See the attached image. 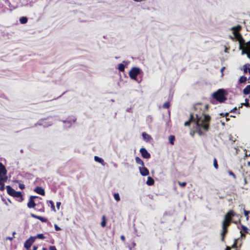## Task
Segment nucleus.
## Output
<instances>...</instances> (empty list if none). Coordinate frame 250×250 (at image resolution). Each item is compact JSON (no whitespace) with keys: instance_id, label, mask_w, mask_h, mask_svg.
Instances as JSON below:
<instances>
[{"instance_id":"1","label":"nucleus","mask_w":250,"mask_h":250,"mask_svg":"<svg viewBox=\"0 0 250 250\" xmlns=\"http://www.w3.org/2000/svg\"><path fill=\"white\" fill-rule=\"evenodd\" d=\"M208 109V104L201 103L195 104L194 106V111L190 114L189 119L185 123V126H189L191 123L194 122L198 134L199 135H203V131H208L211 119L210 117L206 114Z\"/></svg>"},{"instance_id":"2","label":"nucleus","mask_w":250,"mask_h":250,"mask_svg":"<svg viewBox=\"0 0 250 250\" xmlns=\"http://www.w3.org/2000/svg\"><path fill=\"white\" fill-rule=\"evenodd\" d=\"M226 95L227 92L224 89H219L213 94L212 96L214 99L221 103L227 100Z\"/></svg>"},{"instance_id":"3","label":"nucleus","mask_w":250,"mask_h":250,"mask_svg":"<svg viewBox=\"0 0 250 250\" xmlns=\"http://www.w3.org/2000/svg\"><path fill=\"white\" fill-rule=\"evenodd\" d=\"M236 215L235 212L233 210H229L225 215L223 223L230 225L232 222V218Z\"/></svg>"},{"instance_id":"4","label":"nucleus","mask_w":250,"mask_h":250,"mask_svg":"<svg viewBox=\"0 0 250 250\" xmlns=\"http://www.w3.org/2000/svg\"><path fill=\"white\" fill-rule=\"evenodd\" d=\"M140 72L141 69L140 68L134 67L130 70L128 74L131 79L136 80L138 75L140 74Z\"/></svg>"},{"instance_id":"5","label":"nucleus","mask_w":250,"mask_h":250,"mask_svg":"<svg viewBox=\"0 0 250 250\" xmlns=\"http://www.w3.org/2000/svg\"><path fill=\"white\" fill-rule=\"evenodd\" d=\"M233 34L234 35V38L239 42L240 48H242V46L245 42V40L243 38L242 35L239 32L236 33V31L233 32Z\"/></svg>"},{"instance_id":"6","label":"nucleus","mask_w":250,"mask_h":250,"mask_svg":"<svg viewBox=\"0 0 250 250\" xmlns=\"http://www.w3.org/2000/svg\"><path fill=\"white\" fill-rule=\"evenodd\" d=\"M35 242V237L33 236H30L27 240H26L24 244V247L26 250H29L32 245Z\"/></svg>"},{"instance_id":"7","label":"nucleus","mask_w":250,"mask_h":250,"mask_svg":"<svg viewBox=\"0 0 250 250\" xmlns=\"http://www.w3.org/2000/svg\"><path fill=\"white\" fill-rule=\"evenodd\" d=\"M230 226V225L224 224L222 223V232L221 233L222 238L221 240L222 241H224L225 237L226 234L228 231V227Z\"/></svg>"},{"instance_id":"8","label":"nucleus","mask_w":250,"mask_h":250,"mask_svg":"<svg viewBox=\"0 0 250 250\" xmlns=\"http://www.w3.org/2000/svg\"><path fill=\"white\" fill-rule=\"evenodd\" d=\"M140 152L142 156L145 159H149L150 158V153L147 151V150L144 148L142 147L140 149Z\"/></svg>"},{"instance_id":"9","label":"nucleus","mask_w":250,"mask_h":250,"mask_svg":"<svg viewBox=\"0 0 250 250\" xmlns=\"http://www.w3.org/2000/svg\"><path fill=\"white\" fill-rule=\"evenodd\" d=\"M140 174L142 176H147L149 174V170L148 169L145 167L144 166H142V167H139V168Z\"/></svg>"},{"instance_id":"10","label":"nucleus","mask_w":250,"mask_h":250,"mask_svg":"<svg viewBox=\"0 0 250 250\" xmlns=\"http://www.w3.org/2000/svg\"><path fill=\"white\" fill-rule=\"evenodd\" d=\"M240 49L244 51H250V41L245 42L243 44L242 48H240Z\"/></svg>"},{"instance_id":"11","label":"nucleus","mask_w":250,"mask_h":250,"mask_svg":"<svg viewBox=\"0 0 250 250\" xmlns=\"http://www.w3.org/2000/svg\"><path fill=\"white\" fill-rule=\"evenodd\" d=\"M142 136L144 140L146 142H150L151 141L153 140L151 136L150 135L147 134L145 132H143Z\"/></svg>"},{"instance_id":"12","label":"nucleus","mask_w":250,"mask_h":250,"mask_svg":"<svg viewBox=\"0 0 250 250\" xmlns=\"http://www.w3.org/2000/svg\"><path fill=\"white\" fill-rule=\"evenodd\" d=\"M44 119L40 120L37 124L35 125V126H36L37 125H43L44 127H48V126L51 125L52 124V123H51L50 124H47L45 122H44Z\"/></svg>"},{"instance_id":"13","label":"nucleus","mask_w":250,"mask_h":250,"mask_svg":"<svg viewBox=\"0 0 250 250\" xmlns=\"http://www.w3.org/2000/svg\"><path fill=\"white\" fill-rule=\"evenodd\" d=\"M14 197L20 198V199L18 200V201L20 202H22L23 200V198L22 197V195L21 191H15L14 195L13 196Z\"/></svg>"},{"instance_id":"14","label":"nucleus","mask_w":250,"mask_h":250,"mask_svg":"<svg viewBox=\"0 0 250 250\" xmlns=\"http://www.w3.org/2000/svg\"><path fill=\"white\" fill-rule=\"evenodd\" d=\"M34 191H35L36 192H37V193H38L41 195H44V194H45V192H44V189L42 187H37L34 189Z\"/></svg>"},{"instance_id":"15","label":"nucleus","mask_w":250,"mask_h":250,"mask_svg":"<svg viewBox=\"0 0 250 250\" xmlns=\"http://www.w3.org/2000/svg\"><path fill=\"white\" fill-rule=\"evenodd\" d=\"M7 173V170L3 164L0 162V174L5 175Z\"/></svg>"},{"instance_id":"16","label":"nucleus","mask_w":250,"mask_h":250,"mask_svg":"<svg viewBox=\"0 0 250 250\" xmlns=\"http://www.w3.org/2000/svg\"><path fill=\"white\" fill-rule=\"evenodd\" d=\"M7 192L8 194L12 196H13L16 190H15L13 188H12L10 186H7L6 187Z\"/></svg>"},{"instance_id":"17","label":"nucleus","mask_w":250,"mask_h":250,"mask_svg":"<svg viewBox=\"0 0 250 250\" xmlns=\"http://www.w3.org/2000/svg\"><path fill=\"white\" fill-rule=\"evenodd\" d=\"M243 70L245 73H247L248 72L250 74V64L247 63L243 66Z\"/></svg>"},{"instance_id":"18","label":"nucleus","mask_w":250,"mask_h":250,"mask_svg":"<svg viewBox=\"0 0 250 250\" xmlns=\"http://www.w3.org/2000/svg\"><path fill=\"white\" fill-rule=\"evenodd\" d=\"M95 161H96V162L101 164V165L102 166H104L105 164L104 160L102 158H100L98 156H95Z\"/></svg>"},{"instance_id":"19","label":"nucleus","mask_w":250,"mask_h":250,"mask_svg":"<svg viewBox=\"0 0 250 250\" xmlns=\"http://www.w3.org/2000/svg\"><path fill=\"white\" fill-rule=\"evenodd\" d=\"M146 183L148 186H152L154 184V180L152 177H148Z\"/></svg>"},{"instance_id":"20","label":"nucleus","mask_w":250,"mask_h":250,"mask_svg":"<svg viewBox=\"0 0 250 250\" xmlns=\"http://www.w3.org/2000/svg\"><path fill=\"white\" fill-rule=\"evenodd\" d=\"M36 206V204L34 200L29 199L28 203H27V207L29 208H33Z\"/></svg>"},{"instance_id":"21","label":"nucleus","mask_w":250,"mask_h":250,"mask_svg":"<svg viewBox=\"0 0 250 250\" xmlns=\"http://www.w3.org/2000/svg\"><path fill=\"white\" fill-rule=\"evenodd\" d=\"M242 29V27L240 25H238L236 26H234L231 28V30H232L233 32H235L236 33H238L239 31H240Z\"/></svg>"},{"instance_id":"22","label":"nucleus","mask_w":250,"mask_h":250,"mask_svg":"<svg viewBox=\"0 0 250 250\" xmlns=\"http://www.w3.org/2000/svg\"><path fill=\"white\" fill-rule=\"evenodd\" d=\"M135 161L137 164L140 165L141 166H144V163L140 157H136Z\"/></svg>"},{"instance_id":"23","label":"nucleus","mask_w":250,"mask_h":250,"mask_svg":"<svg viewBox=\"0 0 250 250\" xmlns=\"http://www.w3.org/2000/svg\"><path fill=\"white\" fill-rule=\"evenodd\" d=\"M243 93L245 95L250 94V85H248L243 90Z\"/></svg>"},{"instance_id":"24","label":"nucleus","mask_w":250,"mask_h":250,"mask_svg":"<svg viewBox=\"0 0 250 250\" xmlns=\"http://www.w3.org/2000/svg\"><path fill=\"white\" fill-rule=\"evenodd\" d=\"M102 220L101 222V225L102 227H104L106 226V217L105 215L102 216Z\"/></svg>"},{"instance_id":"25","label":"nucleus","mask_w":250,"mask_h":250,"mask_svg":"<svg viewBox=\"0 0 250 250\" xmlns=\"http://www.w3.org/2000/svg\"><path fill=\"white\" fill-rule=\"evenodd\" d=\"M28 21V19L26 17H22L20 19V21L21 24H25Z\"/></svg>"},{"instance_id":"26","label":"nucleus","mask_w":250,"mask_h":250,"mask_svg":"<svg viewBox=\"0 0 250 250\" xmlns=\"http://www.w3.org/2000/svg\"><path fill=\"white\" fill-rule=\"evenodd\" d=\"M33 237H35V240L37 238L40 239H44L45 238L44 237V235L42 233L38 234L36 236H33Z\"/></svg>"},{"instance_id":"27","label":"nucleus","mask_w":250,"mask_h":250,"mask_svg":"<svg viewBox=\"0 0 250 250\" xmlns=\"http://www.w3.org/2000/svg\"><path fill=\"white\" fill-rule=\"evenodd\" d=\"M125 66L123 63H120L118 65V69L121 72H124L125 71Z\"/></svg>"},{"instance_id":"28","label":"nucleus","mask_w":250,"mask_h":250,"mask_svg":"<svg viewBox=\"0 0 250 250\" xmlns=\"http://www.w3.org/2000/svg\"><path fill=\"white\" fill-rule=\"evenodd\" d=\"M247 80V78L246 77L242 76L240 78V79L239 80V83H244L246 82Z\"/></svg>"},{"instance_id":"29","label":"nucleus","mask_w":250,"mask_h":250,"mask_svg":"<svg viewBox=\"0 0 250 250\" xmlns=\"http://www.w3.org/2000/svg\"><path fill=\"white\" fill-rule=\"evenodd\" d=\"M168 140H169V141L171 145H173L174 144V142L175 141V137H174V136H173V135L169 136V137H168Z\"/></svg>"},{"instance_id":"30","label":"nucleus","mask_w":250,"mask_h":250,"mask_svg":"<svg viewBox=\"0 0 250 250\" xmlns=\"http://www.w3.org/2000/svg\"><path fill=\"white\" fill-rule=\"evenodd\" d=\"M15 183H18L19 184V188L21 189H23L25 188V186L24 184H21L20 183V181H18V180H16L15 181Z\"/></svg>"},{"instance_id":"31","label":"nucleus","mask_w":250,"mask_h":250,"mask_svg":"<svg viewBox=\"0 0 250 250\" xmlns=\"http://www.w3.org/2000/svg\"><path fill=\"white\" fill-rule=\"evenodd\" d=\"M170 102H167L163 104L162 107L163 108H168L170 107Z\"/></svg>"},{"instance_id":"32","label":"nucleus","mask_w":250,"mask_h":250,"mask_svg":"<svg viewBox=\"0 0 250 250\" xmlns=\"http://www.w3.org/2000/svg\"><path fill=\"white\" fill-rule=\"evenodd\" d=\"M249 213H250L249 211L246 210L245 208L244 209V213L246 218L247 220H248L249 219Z\"/></svg>"},{"instance_id":"33","label":"nucleus","mask_w":250,"mask_h":250,"mask_svg":"<svg viewBox=\"0 0 250 250\" xmlns=\"http://www.w3.org/2000/svg\"><path fill=\"white\" fill-rule=\"evenodd\" d=\"M213 166L215 169H217L218 168L217 161L215 158H214L213 159Z\"/></svg>"},{"instance_id":"34","label":"nucleus","mask_w":250,"mask_h":250,"mask_svg":"<svg viewBox=\"0 0 250 250\" xmlns=\"http://www.w3.org/2000/svg\"><path fill=\"white\" fill-rule=\"evenodd\" d=\"M114 198L115 200L117 201H119L120 200V198L119 193H116L114 194Z\"/></svg>"},{"instance_id":"35","label":"nucleus","mask_w":250,"mask_h":250,"mask_svg":"<svg viewBox=\"0 0 250 250\" xmlns=\"http://www.w3.org/2000/svg\"><path fill=\"white\" fill-rule=\"evenodd\" d=\"M178 185L181 187H184L186 186L187 185V183L186 182H178Z\"/></svg>"},{"instance_id":"36","label":"nucleus","mask_w":250,"mask_h":250,"mask_svg":"<svg viewBox=\"0 0 250 250\" xmlns=\"http://www.w3.org/2000/svg\"><path fill=\"white\" fill-rule=\"evenodd\" d=\"M242 53L243 54H246L248 58H249L250 59V51H242Z\"/></svg>"},{"instance_id":"37","label":"nucleus","mask_w":250,"mask_h":250,"mask_svg":"<svg viewBox=\"0 0 250 250\" xmlns=\"http://www.w3.org/2000/svg\"><path fill=\"white\" fill-rule=\"evenodd\" d=\"M49 203L51 205V208L54 211H55V208L54 205V203L52 201H49Z\"/></svg>"},{"instance_id":"38","label":"nucleus","mask_w":250,"mask_h":250,"mask_svg":"<svg viewBox=\"0 0 250 250\" xmlns=\"http://www.w3.org/2000/svg\"><path fill=\"white\" fill-rule=\"evenodd\" d=\"M39 220L41 221L42 222H46L47 221V219L46 218H45L42 217V216H40Z\"/></svg>"},{"instance_id":"39","label":"nucleus","mask_w":250,"mask_h":250,"mask_svg":"<svg viewBox=\"0 0 250 250\" xmlns=\"http://www.w3.org/2000/svg\"><path fill=\"white\" fill-rule=\"evenodd\" d=\"M228 173H229V175L232 176L234 179H236V175L232 171L229 170V171Z\"/></svg>"},{"instance_id":"40","label":"nucleus","mask_w":250,"mask_h":250,"mask_svg":"<svg viewBox=\"0 0 250 250\" xmlns=\"http://www.w3.org/2000/svg\"><path fill=\"white\" fill-rule=\"evenodd\" d=\"M30 215L32 217H33L34 218L39 219L40 216L36 215L33 213H31Z\"/></svg>"},{"instance_id":"41","label":"nucleus","mask_w":250,"mask_h":250,"mask_svg":"<svg viewBox=\"0 0 250 250\" xmlns=\"http://www.w3.org/2000/svg\"><path fill=\"white\" fill-rule=\"evenodd\" d=\"M237 248V240L235 239L234 242L232 246H231V248Z\"/></svg>"},{"instance_id":"42","label":"nucleus","mask_w":250,"mask_h":250,"mask_svg":"<svg viewBox=\"0 0 250 250\" xmlns=\"http://www.w3.org/2000/svg\"><path fill=\"white\" fill-rule=\"evenodd\" d=\"M242 228L245 232L248 233V228L246 226L243 225Z\"/></svg>"},{"instance_id":"43","label":"nucleus","mask_w":250,"mask_h":250,"mask_svg":"<svg viewBox=\"0 0 250 250\" xmlns=\"http://www.w3.org/2000/svg\"><path fill=\"white\" fill-rule=\"evenodd\" d=\"M4 189V184L3 183H1L0 185V190L3 191Z\"/></svg>"},{"instance_id":"44","label":"nucleus","mask_w":250,"mask_h":250,"mask_svg":"<svg viewBox=\"0 0 250 250\" xmlns=\"http://www.w3.org/2000/svg\"><path fill=\"white\" fill-rule=\"evenodd\" d=\"M63 123L67 124V127H69L71 125L70 121H63Z\"/></svg>"},{"instance_id":"45","label":"nucleus","mask_w":250,"mask_h":250,"mask_svg":"<svg viewBox=\"0 0 250 250\" xmlns=\"http://www.w3.org/2000/svg\"><path fill=\"white\" fill-rule=\"evenodd\" d=\"M55 229L57 231H59L61 230V228L58 226L56 224H55L54 225Z\"/></svg>"},{"instance_id":"46","label":"nucleus","mask_w":250,"mask_h":250,"mask_svg":"<svg viewBox=\"0 0 250 250\" xmlns=\"http://www.w3.org/2000/svg\"><path fill=\"white\" fill-rule=\"evenodd\" d=\"M245 101H246V103L245 104H242L245 105L246 106H248L249 104L248 103L249 100L248 99H246Z\"/></svg>"},{"instance_id":"47","label":"nucleus","mask_w":250,"mask_h":250,"mask_svg":"<svg viewBox=\"0 0 250 250\" xmlns=\"http://www.w3.org/2000/svg\"><path fill=\"white\" fill-rule=\"evenodd\" d=\"M49 250H57L55 246H50L49 248Z\"/></svg>"},{"instance_id":"48","label":"nucleus","mask_w":250,"mask_h":250,"mask_svg":"<svg viewBox=\"0 0 250 250\" xmlns=\"http://www.w3.org/2000/svg\"><path fill=\"white\" fill-rule=\"evenodd\" d=\"M61 202H57L56 203V206L58 209L60 208V206H61Z\"/></svg>"},{"instance_id":"49","label":"nucleus","mask_w":250,"mask_h":250,"mask_svg":"<svg viewBox=\"0 0 250 250\" xmlns=\"http://www.w3.org/2000/svg\"><path fill=\"white\" fill-rule=\"evenodd\" d=\"M36 198H37V196H31L30 197V200H34V199Z\"/></svg>"},{"instance_id":"50","label":"nucleus","mask_w":250,"mask_h":250,"mask_svg":"<svg viewBox=\"0 0 250 250\" xmlns=\"http://www.w3.org/2000/svg\"><path fill=\"white\" fill-rule=\"evenodd\" d=\"M121 239L123 241V242H125V237L124 236V235H121Z\"/></svg>"},{"instance_id":"51","label":"nucleus","mask_w":250,"mask_h":250,"mask_svg":"<svg viewBox=\"0 0 250 250\" xmlns=\"http://www.w3.org/2000/svg\"><path fill=\"white\" fill-rule=\"evenodd\" d=\"M38 249V247L36 246H34L33 247L32 250H37Z\"/></svg>"},{"instance_id":"52","label":"nucleus","mask_w":250,"mask_h":250,"mask_svg":"<svg viewBox=\"0 0 250 250\" xmlns=\"http://www.w3.org/2000/svg\"><path fill=\"white\" fill-rule=\"evenodd\" d=\"M13 237H7L6 238L7 240L8 239V240H13Z\"/></svg>"},{"instance_id":"53","label":"nucleus","mask_w":250,"mask_h":250,"mask_svg":"<svg viewBox=\"0 0 250 250\" xmlns=\"http://www.w3.org/2000/svg\"><path fill=\"white\" fill-rule=\"evenodd\" d=\"M225 250H231V248L227 246L225 249Z\"/></svg>"},{"instance_id":"54","label":"nucleus","mask_w":250,"mask_h":250,"mask_svg":"<svg viewBox=\"0 0 250 250\" xmlns=\"http://www.w3.org/2000/svg\"><path fill=\"white\" fill-rule=\"evenodd\" d=\"M237 110V108H236V107H234L233 109H232L231 110H230V112H233V111H235V110Z\"/></svg>"},{"instance_id":"55","label":"nucleus","mask_w":250,"mask_h":250,"mask_svg":"<svg viewBox=\"0 0 250 250\" xmlns=\"http://www.w3.org/2000/svg\"><path fill=\"white\" fill-rule=\"evenodd\" d=\"M16 234V232L14 231L12 233L13 238L14 237V235Z\"/></svg>"},{"instance_id":"56","label":"nucleus","mask_w":250,"mask_h":250,"mask_svg":"<svg viewBox=\"0 0 250 250\" xmlns=\"http://www.w3.org/2000/svg\"><path fill=\"white\" fill-rule=\"evenodd\" d=\"M2 180H3V179H2V178H0V185L1 184V183H2L1 181H2Z\"/></svg>"},{"instance_id":"57","label":"nucleus","mask_w":250,"mask_h":250,"mask_svg":"<svg viewBox=\"0 0 250 250\" xmlns=\"http://www.w3.org/2000/svg\"><path fill=\"white\" fill-rule=\"evenodd\" d=\"M231 223H233L236 224H237V222L236 221H232Z\"/></svg>"},{"instance_id":"58","label":"nucleus","mask_w":250,"mask_h":250,"mask_svg":"<svg viewBox=\"0 0 250 250\" xmlns=\"http://www.w3.org/2000/svg\"><path fill=\"white\" fill-rule=\"evenodd\" d=\"M42 250H47L46 248H43Z\"/></svg>"},{"instance_id":"59","label":"nucleus","mask_w":250,"mask_h":250,"mask_svg":"<svg viewBox=\"0 0 250 250\" xmlns=\"http://www.w3.org/2000/svg\"><path fill=\"white\" fill-rule=\"evenodd\" d=\"M225 68V67H222V69H221V71H223V70H224V69Z\"/></svg>"},{"instance_id":"60","label":"nucleus","mask_w":250,"mask_h":250,"mask_svg":"<svg viewBox=\"0 0 250 250\" xmlns=\"http://www.w3.org/2000/svg\"><path fill=\"white\" fill-rule=\"evenodd\" d=\"M229 120V118H226V121H228Z\"/></svg>"},{"instance_id":"61","label":"nucleus","mask_w":250,"mask_h":250,"mask_svg":"<svg viewBox=\"0 0 250 250\" xmlns=\"http://www.w3.org/2000/svg\"><path fill=\"white\" fill-rule=\"evenodd\" d=\"M229 115L228 113H226V116H227Z\"/></svg>"}]
</instances>
